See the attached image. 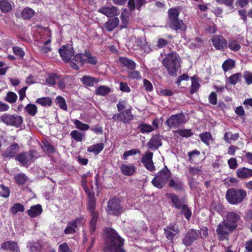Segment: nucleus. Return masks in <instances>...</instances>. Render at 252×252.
Listing matches in <instances>:
<instances>
[{"instance_id": "obj_1", "label": "nucleus", "mask_w": 252, "mask_h": 252, "mask_svg": "<svg viewBox=\"0 0 252 252\" xmlns=\"http://www.w3.org/2000/svg\"><path fill=\"white\" fill-rule=\"evenodd\" d=\"M105 233L106 235L107 248L110 252H125L124 250L122 248L124 240L114 229L106 228L105 229Z\"/></svg>"}, {"instance_id": "obj_2", "label": "nucleus", "mask_w": 252, "mask_h": 252, "mask_svg": "<svg viewBox=\"0 0 252 252\" xmlns=\"http://www.w3.org/2000/svg\"><path fill=\"white\" fill-rule=\"evenodd\" d=\"M85 190L88 195L87 209L90 212L92 216V219L90 222L89 232L91 235H93L95 231L98 215L97 212L94 211L95 199L94 194H92L88 189H85Z\"/></svg>"}, {"instance_id": "obj_3", "label": "nucleus", "mask_w": 252, "mask_h": 252, "mask_svg": "<svg viewBox=\"0 0 252 252\" xmlns=\"http://www.w3.org/2000/svg\"><path fill=\"white\" fill-rule=\"evenodd\" d=\"M179 57L176 52H172L167 54L162 61V63L170 76H177V71L179 67Z\"/></svg>"}, {"instance_id": "obj_4", "label": "nucleus", "mask_w": 252, "mask_h": 252, "mask_svg": "<svg viewBox=\"0 0 252 252\" xmlns=\"http://www.w3.org/2000/svg\"><path fill=\"white\" fill-rule=\"evenodd\" d=\"M247 196V192L243 189L230 188L227 190L225 198L228 202L236 205L242 202Z\"/></svg>"}, {"instance_id": "obj_5", "label": "nucleus", "mask_w": 252, "mask_h": 252, "mask_svg": "<svg viewBox=\"0 0 252 252\" xmlns=\"http://www.w3.org/2000/svg\"><path fill=\"white\" fill-rule=\"evenodd\" d=\"M87 63L92 64H95L97 60L94 56L91 55L89 53L77 54L73 58V62L71 63V66L75 69H78L79 65H82Z\"/></svg>"}, {"instance_id": "obj_6", "label": "nucleus", "mask_w": 252, "mask_h": 252, "mask_svg": "<svg viewBox=\"0 0 252 252\" xmlns=\"http://www.w3.org/2000/svg\"><path fill=\"white\" fill-rule=\"evenodd\" d=\"M171 176L170 170L165 166L153 179L152 184L158 189L162 188Z\"/></svg>"}, {"instance_id": "obj_7", "label": "nucleus", "mask_w": 252, "mask_h": 252, "mask_svg": "<svg viewBox=\"0 0 252 252\" xmlns=\"http://www.w3.org/2000/svg\"><path fill=\"white\" fill-rule=\"evenodd\" d=\"M0 121L7 126H11L16 127H19L23 122V118L21 116L7 113L0 116Z\"/></svg>"}, {"instance_id": "obj_8", "label": "nucleus", "mask_w": 252, "mask_h": 252, "mask_svg": "<svg viewBox=\"0 0 252 252\" xmlns=\"http://www.w3.org/2000/svg\"><path fill=\"white\" fill-rule=\"evenodd\" d=\"M234 230L224 220L220 222L216 229V232L220 240H228L229 233Z\"/></svg>"}, {"instance_id": "obj_9", "label": "nucleus", "mask_w": 252, "mask_h": 252, "mask_svg": "<svg viewBox=\"0 0 252 252\" xmlns=\"http://www.w3.org/2000/svg\"><path fill=\"white\" fill-rule=\"evenodd\" d=\"M133 119V115L131 113V107L126 109L118 114L113 116L114 121H119L123 123H128Z\"/></svg>"}, {"instance_id": "obj_10", "label": "nucleus", "mask_w": 252, "mask_h": 252, "mask_svg": "<svg viewBox=\"0 0 252 252\" xmlns=\"http://www.w3.org/2000/svg\"><path fill=\"white\" fill-rule=\"evenodd\" d=\"M185 123V117L183 114L173 115L166 121L167 125L170 128L177 127Z\"/></svg>"}, {"instance_id": "obj_11", "label": "nucleus", "mask_w": 252, "mask_h": 252, "mask_svg": "<svg viewBox=\"0 0 252 252\" xmlns=\"http://www.w3.org/2000/svg\"><path fill=\"white\" fill-rule=\"evenodd\" d=\"M107 212L109 214L116 216L122 212V208L120 206L118 199L113 198L108 202Z\"/></svg>"}, {"instance_id": "obj_12", "label": "nucleus", "mask_w": 252, "mask_h": 252, "mask_svg": "<svg viewBox=\"0 0 252 252\" xmlns=\"http://www.w3.org/2000/svg\"><path fill=\"white\" fill-rule=\"evenodd\" d=\"M61 57L64 62H68L74 55L73 48L71 45L67 44L63 45L59 50Z\"/></svg>"}, {"instance_id": "obj_13", "label": "nucleus", "mask_w": 252, "mask_h": 252, "mask_svg": "<svg viewBox=\"0 0 252 252\" xmlns=\"http://www.w3.org/2000/svg\"><path fill=\"white\" fill-rule=\"evenodd\" d=\"M240 220V216L235 212H229L226 214L225 219L223 220L234 230L237 226Z\"/></svg>"}, {"instance_id": "obj_14", "label": "nucleus", "mask_w": 252, "mask_h": 252, "mask_svg": "<svg viewBox=\"0 0 252 252\" xmlns=\"http://www.w3.org/2000/svg\"><path fill=\"white\" fill-rule=\"evenodd\" d=\"M199 236V230L189 229L183 239V243L186 246H189L197 239Z\"/></svg>"}, {"instance_id": "obj_15", "label": "nucleus", "mask_w": 252, "mask_h": 252, "mask_svg": "<svg viewBox=\"0 0 252 252\" xmlns=\"http://www.w3.org/2000/svg\"><path fill=\"white\" fill-rule=\"evenodd\" d=\"M214 47L217 50H224L227 47V40L220 35H213L211 38Z\"/></svg>"}, {"instance_id": "obj_16", "label": "nucleus", "mask_w": 252, "mask_h": 252, "mask_svg": "<svg viewBox=\"0 0 252 252\" xmlns=\"http://www.w3.org/2000/svg\"><path fill=\"white\" fill-rule=\"evenodd\" d=\"M84 221L83 217H78L72 221L69 222L65 229L64 233L65 234H74L76 232V229L78 226H80Z\"/></svg>"}, {"instance_id": "obj_17", "label": "nucleus", "mask_w": 252, "mask_h": 252, "mask_svg": "<svg viewBox=\"0 0 252 252\" xmlns=\"http://www.w3.org/2000/svg\"><path fill=\"white\" fill-rule=\"evenodd\" d=\"M34 152L32 151H30L29 153H20L15 157V159L22 165L25 166L31 163L34 157Z\"/></svg>"}, {"instance_id": "obj_18", "label": "nucleus", "mask_w": 252, "mask_h": 252, "mask_svg": "<svg viewBox=\"0 0 252 252\" xmlns=\"http://www.w3.org/2000/svg\"><path fill=\"white\" fill-rule=\"evenodd\" d=\"M153 156V153L148 151L143 155L141 160L145 168L150 171H154L156 170L152 160Z\"/></svg>"}, {"instance_id": "obj_19", "label": "nucleus", "mask_w": 252, "mask_h": 252, "mask_svg": "<svg viewBox=\"0 0 252 252\" xmlns=\"http://www.w3.org/2000/svg\"><path fill=\"white\" fill-rule=\"evenodd\" d=\"M98 11L108 17L115 16L119 14V9L114 6H103L99 8Z\"/></svg>"}, {"instance_id": "obj_20", "label": "nucleus", "mask_w": 252, "mask_h": 252, "mask_svg": "<svg viewBox=\"0 0 252 252\" xmlns=\"http://www.w3.org/2000/svg\"><path fill=\"white\" fill-rule=\"evenodd\" d=\"M19 150V145L16 143H14L7 148L6 150L2 153V155L6 158H13L15 157L17 153Z\"/></svg>"}, {"instance_id": "obj_21", "label": "nucleus", "mask_w": 252, "mask_h": 252, "mask_svg": "<svg viewBox=\"0 0 252 252\" xmlns=\"http://www.w3.org/2000/svg\"><path fill=\"white\" fill-rule=\"evenodd\" d=\"M168 24L170 28L177 32L185 31L187 29L186 26L184 23L183 20L179 19L168 22Z\"/></svg>"}, {"instance_id": "obj_22", "label": "nucleus", "mask_w": 252, "mask_h": 252, "mask_svg": "<svg viewBox=\"0 0 252 252\" xmlns=\"http://www.w3.org/2000/svg\"><path fill=\"white\" fill-rule=\"evenodd\" d=\"M161 139L159 135H154L148 142L147 145L151 150H155L161 146Z\"/></svg>"}, {"instance_id": "obj_23", "label": "nucleus", "mask_w": 252, "mask_h": 252, "mask_svg": "<svg viewBox=\"0 0 252 252\" xmlns=\"http://www.w3.org/2000/svg\"><path fill=\"white\" fill-rule=\"evenodd\" d=\"M166 238L170 241H172L176 234L179 232L178 228L174 225H170L164 229Z\"/></svg>"}, {"instance_id": "obj_24", "label": "nucleus", "mask_w": 252, "mask_h": 252, "mask_svg": "<svg viewBox=\"0 0 252 252\" xmlns=\"http://www.w3.org/2000/svg\"><path fill=\"white\" fill-rule=\"evenodd\" d=\"M120 169L124 175L127 176L133 175L136 172V167L132 164H122Z\"/></svg>"}, {"instance_id": "obj_25", "label": "nucleus", "mask_w": 252, "mask_h": 252, "mask_svg": "<svg viewBox=\"0 0 252 252\" xmlns=\"http://www.w3.org/2000/svg\"><path fill=\"white\" fill-rule=\"evenodd\" d=\"M236 174L238 178L244 180L252 177V170L246 167L240 168L237 169Z\"/></svg>"}, {"instance_id": "obj_26", "label": "nucleus", "mask_w": 252, "mask_h": 252, "mask_svg": "<svg viewBox=\"0 0 252 252\" xmlns=\"http://www.w3.org/2000/svg\"><path fill=\"white\" fill-rule=\"evenodd\" d=\"M146 0H129L127 5L130 11H133L135 8L140 10L141 6L146 3Z\"/></svg>"}, {"instance_id": "obj_27", "label": "nucleus", "mask_w": 252, "mask_h": 252, "mask_svg": "<svg viewBox=\"0 0 252 252\" xmlns=\"http://www.w3.org/2000/svg\"><path fill=\"white\" fill-rule=\"evenodd\" d=\"M119 19L117 17L110 19L104 24V28L108 32L112 31L119 24Z\"/></svg>"}, {"instance_id": "obj_28", "label": "nucleus", "mask_w": 252, "mask_h": 252, "mask_svg": "<svg viewBox=\"0 0 252 252\" xmlns=\"http://www.w3.org/2000/svg\"><path fill=\"white\" fill-rule=\"evenodd\" d=\"M42 212L41 206L39 204L32 206L30 209L28 210L27 213L31 217L34 218L37 217Z\"/></svg>"}, {"instance_id": "obj_29", "label": "nucleus", "mask_w": 252, "mask_h": 252, "mask_svg": "<svg viewBox=\"0 0 252 252\" xmlns=\"http://www.w3.org/2000/svg\"><path fill=\"white\" fill-rule=\"evenodd\" d=\"M81 80L82 83L87 87H93L99 82L98 78L87 75L83 76Z\"/></svg>"}, {"instance_id": "obj_30", "label": "nucleus", "mask_w": 252, "mask_h": 252, "mask_svg": "<svg viewBox=\"0 0 252 252\" xmlns=\"http://www.w3.org/2000/svg\"><path fill=\"white\" fill-rule=\"evenodd\" d=\"M1 248L4 250H9L13 252H17L18 248L16 243L13 241H7L1 245Z\"/></svg>"}, {"instance_id": "obj_31", "label": "nucleus", "mask_w": 252, "mask_h": 252, "mask_svg": "<svg viewBox=\"0 0 252 252\" xmlns=\"http://www.w3.org/2000/svg\"><path fill=\"white\" fill-rule=\"evenodd\" d=\"M103 144L100 143L89 147L87 151L90 153H93L94 155H97L103 149Z\"/></svg>"}, {"instance_id": "obj_32", "label": "nucleus", "mask_w": 252, "mask_h": 252, "mask_svg": "<svg viewBox=\"0 0 252 252\" xmlns=\"http://www.w3.org/2000/svg\"><path fill=\"white\" fill-rule=\"evenodd\" d=\"M179 13L180 11L178 8H170L168 11L169 22L178 19Z\"/></svg>"}, {"instance_id": "obj_33", "label": "nucleus", "mask_w": 252, "mask_h": 252, "mask_svg": "<svg viewBox=\"0 0 252 252\" xmlns=\"http://www.w3.org/2000/svg\"><path fill=\"white\" fill-rule=\"evenodd\" d=\"M227 47L233 51H237L241 48V45L238 41L232 38L229 39L228 42H227Z\"/></svg>"}, {"instance_id": "obj_34", "label": "nucleus", "mask_w": 252, "mask_h": 252, "mask_svg": "<svg viewBox=\"0 0 252 252\" xmlns=\"http://www.w3.org/2000/svg\"><path fill=\"white\" fill-rule=\"evenodd\" d=\"M168 197L171 199L172 203L175 207L177 208L180 209L182 206L184 204L183 201L180 199L174 193H170L168 195Z\"/></svg>"}, {"instance_id": "obj_35", "label": "nucleus", "mask_w": 252, "mask_h": 252, "mask_svg": "<svg viewBox=\"0 0 252 252\" xmlns=\"http://www.w3.org/2000/svg\"><path fill=\"white\" fill-rule=\"evenodd\" d=\"M120 61L129 69H133L135 67V63L133 61L129 60L126 58L120 57Z\"/></svg>"}, {"instance_id": "obj_36", "label": "nucleus", "mask_w": 252, "mask_h": 252, "mask_svg": "<svg viewBox=\"0 0 252 252\" xmlns=\"http://www.w3.org/2000/svg\"><path fill=\"white\" fill-rule=\"evenodd\" d=\"M35 12L31 8L27 7L23 9L21 13V16L24 19H30L33 16Z\"/></svg>"}, {"instance_id": "obj_37", "label": "nucleus", "mask_w": 252, "mask_h": 252, "mask_svg": "<svg viewBox=\"0 0 252 252\" xmlns=\"http://www.w3.org/2000/svg\"><path fill=\"white\" fill-rule=\"evenodd\" d=\"M111 89L105 86H100L95 90V94L98 95L104 96L111 92Z\"/></svg>"}, {"instance_id": "obj_38", "label": "nucleus", "mask_w": 252, "mask_h": 252, "mask_svg": "<svg viewBox=\"0 0 252 252\" xmlns=\"http://www.w3.org/2000/svg\"><path fill=\"white\" fill-rule=\"evenodd\" d=\"M235 66V62L231 59H227L222 63V67L224 72L232 69Z\"/></svg>"}, {"instance_id": "obj_39", "label": "nucleus", "mask_w": 252, "mask_h": 252, "mask_svg": "<svg viewBox=\"0 0 252 252\" xmlns=\"http://www.w3.org/2000/svg\"><path fill=\"white\" fill-rule=\"evenodd\" d=\"M51 42V40L50 39H48L47 41H46L43 45L41 46L38 47V50L39 52L41 54H46L49 51L51 50V48L49 45V44Z\"/></svg>"}, {"instance_id": "obj_40", "label": "nucleus", "mask_w": 252, "mask_h": 252, "mask_svg": "<svg viewBox=\"0 0 252 252\" xmlns=\"http://www.w3.org/2000/svg\"><path fill=\"white\" fill-rule=\"evenodd\" d=\"M239 137L238 133L231 134L226 132L224 133L223 139L227 143H231V141H236Z\"/></svg>"}, {"instance_id": "obj_41", "label": "nucleus", "mask_w": 252, "mask_h": 252, "mask_svg": "<svg viewBox=\"0 0 252 252\" xmlns=\"http://www.w3.org/2000/svg\"><path fill=\"white\" fill-rule=\"evenodd\" d=\"M25 110L30 115L33 116L35 115L37 112L36 106L33 104H28L25 108Z\"/></svg>"}, {"instance_id": "obj_42", "label": "nucleus", "mask_w": 252, "mask_h": 252, "mask_svg": "<svg viewBox=\"0 0 252 252\" xmlns=\"http://www.w3.org/2000/svg\"><path fill=\"white\" fill-rule=\"evenodd\" d=\"M58 80H59V76L55 74L52 73L47 76L46 79V82L48 85L53 86L55 85Z\"/></svg>"}, {"instance_id": "obj_43", "label": "nucleus", "mask_w": 252, "mask_h": 252, "mask_svg": "<svg viewBox=\"0 0 252 252\" xmlns=\"http://www.w3.org/2000/svg\"><path fill=\"white\" fill-rule=\"evenodd\" d=\"M0 9L3 12H7L11 9V4L5 0L0 1Z\"/></svg>"}, {"instance_id": "obj_44", "label": "nucleus", "mask_w": 252, "mask_h": 252, "mask_svg": "<svg viewBox=\"0 0 252 252\" xmlns=\"http://www.w3.org/2000/svg\"><path fill=\"white\" fill-rule=\"evenodd\" d=\"M128 13L127 10L125 9L123 12H122L121 15V19L122 20V27L124 28H126L128 22Z\"/></svg>"}, {"instance_id": "obj_45", "label": "nucleus", "mask_w": 252, "mask_h": 252, "mask_svg": "<svg viewBox=\"0 0 252 252\" xmlns=\"http://www.w3.org/2000/svg\"><path fill=\"white\" fill-rule=\"evenodd\" d=\"M27 179V177L23 173L18 174L14 177L15 182L19 185L24 184L26 182Z\"/></svg>"}, {"instance_id": "obj_46", "label": "nucleus", "mask_w": 252, "mask_h": 252, "mask_svg": "<svg viewBox=\"0 0 252 252\" xmlns=\"http://www.w3.org/2000/svg\"><path fill=\"white\" fill-rule=\"evenodd\" d=\"M242 78V74L241 73H237L234 74L229 77V81L232 85H235L237 83L241 81Z\"/></svg>"}, {"instance_id": "obj_47", "label": "nucleus", "mask_w": 252, "mask_h": 252, "mask_svg": "<svg viewBox=\"0 0 252 252\" xmlns=\"http://www.w3.org/2000/svg\"><path fill=\"white\" fill-rule=\"evenodd\" d=\"M24 210H25V207L22 204L15 203L11 208L10 211L11 212V213L15 215L19 212H23L24 211Z\"/></svg>"}, {"instance_id": "obj_48", "label": "nucleus", "mask_w": 252, "mask_h": 252, "mask_svg": "<svg viewBox=\"0 0 252 252\" xmlns=\"http://www.w3.org/2000/svg\"><path fill=\"white\" fill-rule=\"evenodd\" d=\"M199 137L201 141L205 144L209 145L210 144V141L211 140V135L209 132H204L200 134Z\"/></svg>"}, {"instance_id": "obj_49", "label": "nucleus", "mask_w": 252, "mask_h": 252, "mask_svg": "<svg viewBox=\"0 0 252 252\" xmlns=\"http://www.w3.org/2000/svg\"><path fill=\"white\" fill-rule=\"evenodd\" d=\"M180 209H181V213L184 215L188 220H189L192 213L188 206L186 204H183Z\"/></svg>"}, {"instance_id": "obj_50", "label": "nucleus", "mask_w": 252, "mask_h": 252, "mask_svg": "<svg viewBox=\"0 0 252 252\" xmlns=\"http://www.w3.org/2000/svg\"><path fill=\"white\" fill-rule=\"evenodd\" d=\"M36 102L42 106H50L52 104V100L49 97H41L36 99Z\"/></svg>"}, {"instance_id": "obj_51", "label": "nucleus", "mask_w": 252, "mask_h": 252, "mask_svg": "<svg viewBox=\"0 0 252 252\" xmlns=\"http://www.w3.org/2000/svg\"><path fill=\"white\" fill-rule=\"evenodd\" d=\"M175 133L177 136L179 135L185 137H189L192 134L190 129H187L178 130L175 131Z\"/></svg>"}, {"instance_id": "obj_52", "label": "nucleus", "mask_w": 252, "mask_h": 252, "mask_svg": "<svg viewBox=\"0 0 252 252\" xmlns=\"http://www.w3.org/2000/svg\"><path fill=\"white\" fill-rule=\"evenodd\" d=\"M169 185L170 187L174 188L176 190H181L183 186V184L181 182L179 181H175L173 179H171L169 181Z\"/></svg>"}, {"instance_id": "obj_53", "label": "nucleus", "mask_w": 252, "mask_h": 252, "mask_svg": "<svg viewBox=\"0 0 252 252\" xmlns=\"http://www.w3.org/2000/svg\"><path fill=\"white\" fill-rule=\"evenodd\" d=\"M73 124L78 129L81 130H87L90 128L88 125L84 124L78 120H75L73 122Z\"/></svg>"}, {"instance_id": "obj_54", "label": "nucleus", "mask_w": 252, "mask_h": 252, "mask_svg": "<svg viewBox=\"0 0 252 252\" xmlns=\"http://www.w3.org/2000/svg\"><path fill=\"white\" fill-rule=\"evenodd\" d=\"M70 135L77 142H81L84 137L82 133L76 130L72 131Z\"/></svg>"}, {"instance_id": "obj_55", "label": "nucleus", "mask_w": 252, "mask_h": 252, "mask_svg": "<svg viewBox=\"0 0 252 252\" xmlns=\"http://www.w3.org/2000/svg\"><path fill=\"white\" fill-rule=\"evenodd\" d=\"M10 194L9 189L2 184H0V196L4 198L8 197Z\"/></svg>"}, {"instance_id": "obj_56", "label": "nucleus", "mask_w": 252, "mask_h": 252, "mask_svg": "<svg viewBox=\"0 0 252 252\" xmlns=\"http://www.w3.org/2000/svg\"><path fill=\"white\" fill-rule=\"evenodd\" d=\"M56 101L61 109L67 110V107L64 98L61 96H58L56 98Z\"/></svg>"}, {"instance_id": "obj_57", "label": "nucleus", "mask_w": 252, "mask_h": 252, "mask_svg": "<svg viewBox=\"0 0 252 252\" xmlns=\"http://www.w3.org/2000/svg\"><path fill=\"white\" fill-rule=\"evenodd\" d=\"M17 99V96L16 94L13 92H9L7 93L5 97V100L11 103L16 102Z\"/></svg>"}, {"instance_id": "obj_58", "label": "nucleus", "mask_w": 252, "mask_h": 252, "mask_svg": "<svg viewBox=\"0 0 252 252\" xmlns=\"http://www.w3.org/2000/svg\"><path fill=\"white\" fill-rule=\"evenodd\" d=\"M139 128L142 133H149L154 130L153 127L151 125L147 124L140 125L139 126Z\"/></svg>"}, {"instance_id": "obj_59", "label": "nucleus", "mask_w": 252, "mask_h": 252, "mask_svg": "<svg viewBox=\"0 0 252 252\" xmlns=\"http://www.w3.org/2000/svg\"><path fill=\"white\" fill-rule=\"evenodd\" d=\"M28 247L32 252H39L40 250L39 244L36 243L30 242L28 244Z\"/></svg>"}, {"instance_id": "obj_60", "label": "nucleus", "mask_w": 252, "mask_h": 252, "mask_svg": "<svg viewBox=\"0 0 252 252\" xmlns=\"http://www.w3.org/2000/svg\"><path fill=\"white\" fill-rule=\"evenodd\" d=\"M140 153V151L138 149H131L129 151H126L123 156V159L126 160L128 156L134 155L136 154Z\"/></svg>"}, {"instance_id": "obj_61", "label": "nucleus", "mask_w": 252, "mask_h": 252, "mask_svg": "<svg viewBox=\"0 0 252 252\" xmlns=\"http://www.w3.org/2000/svg\"><path fill=\"white\" fill-rule=\"evenodd\" d=\"M243 77L245 79L247 84L250 85L252 84V73L249 71H245L243 74Z\"/></svg>"}, {"instance_id": "obj_62", "label": "nucleus", "mask_w": 252, "mask_h": 252, "mask_svg": "<svg viewBox=\"0 0 252 252\" xmlns=\"http://www.w3.org/2000/svg\"><path fill=\"white\" fill-rule=\"evenodd\" d=\"M43 149L44 151L50 153L54 152V148L53 146L48 142H46L43 143Z\"/></svg>"}, {"instance_id": "obj_63", "label": "nucleus", "mask_w": 252, "mask_h": 252, "mask_svg": "<svg viewBox=\"0 0 252 252\" xmlns=\"http://www.w3.org/2000/svg\"><path fill=\"white\" fill-rule=\"evenodd\" d=\"M205 30L209 33H214L216 32L217 29L215 27V25L214 23H211L206 26Z\"/></svg>"}, {"instance_id": "obj_64", "label": "nucleus", "mask_w": 252, "mask_h": 252, "mask_svg": "<svg viewBox=\"0 0 252 252\" xmlns=\"http://www.w3.org/2000/svg\"><path fill=\"white\" fill-rule=\"evenodd\" d=\"M58 252H71L66 243L61 244L59 247Z\"/></svg>"}]
</instances>
